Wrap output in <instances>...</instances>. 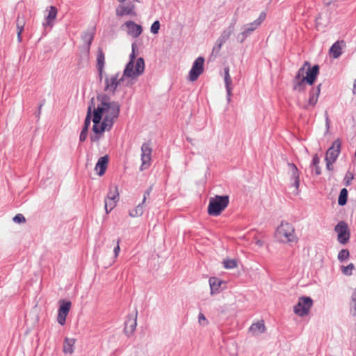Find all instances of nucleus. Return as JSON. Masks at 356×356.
I'll return each mask as SVG.
<instances>
[{"mask_svg":"<svg viewBox=\"0 0 356 356\" xmlns=\"http://www.w3.org/2000/svg\"><path fill=\"white\" fill-rule=\"evenodd\" d=\"M97 101L96 107L95 104L92 105L94 123L92 131L98 134L111 129L114 120L119 115L120 105L118 102L111 101L106 95L97 96Z\"/></svg>","mask_w":356,"mask_h":356,"instance_id":"1","label":"nucleus"},{"mask_svg":"<svg viewBox=\"0 0 356 356\" xmlns=\"http://www.w3.org/2000/svg\"><path fill=\"white\" fill-rule=\"evenodd\" d=\"M319 72V67L317 65L311 67L308 61H305L303 65L298 70L295 79L293 89L300 92L304 90L305 83L312 85Z\"/></svg>","mask_w":356,"mask_h":356,"instance_id":"2","label":"nucleus"},{"mask_svg":"<svg viewBox=\"0 0 356 356\" xmlns=\"http://www.w3.org/2000/svg\"><path fill=\"white\" fill-rule=\"evenodd\" d=\"M136 44H132V54L130 55V60L127 64L123 72V76L127 79H136L141 75L145 70V61L143 58H138L135 62V50Z\"/></svg>","mask_w":356,"mask_h":356,"instance_id":"3","label":"nucleus"},{"mask_svg":"<svg viewBox=\"0 0 356 356\" xmlns=\"http://www.w3.org/2000/svg\"><path fill=\"white\" fill-rule=\"evenodd\" d=\"M275 237L280 242L284 243H297L298 241L293 226L287 222H282L277 228Z\"/></svg>","mask_w":356,"mask_h":356,"instance_id":"4","label":"nucleus"},{"mask_svg":"<svg viewBox=\"0 0 356 356\" xmlns=\"http://www.w3.org/2000/svg\"><path fill=\"white\" fill-rule=\"evenodd\" d=\"M229 197L227 195H216L209 199L208 213L211 216H219L221 212L228 206Z\"/></svg>","mask_w":356,"mask_h":356,"instance_id":"5","label":"nucleus"},{"mask_svg":"<svg viewBox=\"0 0 356 356\" xmlns=\"http://www.w3.org/2000/svg\"><path fill=\"white\" fill-rule=\"evenodd\" d=\"M126 78L120 73L106 74L104 79V91L114 93L115 90L124 85Z\"/></svg>","mask_w":356,"mask_h":356,"instance_id":"6","label":"nucleus"},{"mask_svg":"<svg viewBox=\"0 0 356 356\" xmlns=\"http://www.w3.org/2000/svg\"><path fill=\"white\" fill-rule=\"evenodd\" d=\"M312 305L313 300L310 297H300L293 307V312L299 316H306L309 313Z\"/></svg>","mask_w":356,"mask_h":356,"instance_id":"7","label":"nucleus"},{"mask_svg":"<svg viewBox=\"0 0 356 356\" xmlns=\"http://www.w3.org/2000/svg\"><path fill=\"white\" fill-rule=\"evenodd\" d=\"M266 17V15L264 13H261L258 19H257L254 22L250 24H248L244 26V30L237 35V41L239 42H243L244 40L255 29H257L261 22L264 20Z\"/></svg>","mask_w":356,"mask_h":356,"instance_id":"8","label":"nucleus"},{"mask_svg":"<svg viewBox=\"0 0 356 356\" xmlns=\"http://www.w3.org/2000/svg\"><path fill=\"white\" fill-rule=\"evenodd\" d=\"M119 201V193L116 186L111 188L104 201V207L106 213L108 214L111 212Z\"/></svg>","mask_w":356,"mask_h":356,"instance_id":"9","label":"nucleus"},{"mask_svg":"<svg viewBox=\"0 0 356 356\" xmlns=\"http://www.w3.org/2000/svg\"><path fill=\"white\" fill-rule=\"evenodd\" d=\"M204 58L198 57L193 63L192 68L188 74V79L191 81H195L204 72Z\"/></svg>","mask_w":356,"mask_h":356,"instance_id":"10","label":"nucleus"},{"mask_svg":"<svg viewBox=\"0 0 356 356\" xmlns=\"http://www.w3.org/2000/svg\"><path fill=\"white\" fill-rule=\"evenodd\" d=\"M337 233V240L341 244H346L350 238V232L347 224L344 221H340L334 228Z\"/></svg>","mask_w":356,"mask_h":356,"instance_id":"11","label":"nucleus"},{"mask_svg":"<svg viewBox=\"0 0 356 356\" xmlns=\"http://www.w3.org/2000/svg\"><path fill=\"white\" fill-rule=\"evenodd\" d=\"M141 152L142 164L140 166V170H144L148 168L151 165L152 148L149 144L144 143L141 147Z\"/></svg>","mask_w":356,"mask_h":356,"instance_id":"12","label":"nucleus"},{"mask_svg":"<svg viewBox=\"0 0 356 356\" xmlns=\"http://www.w3.org/2000/svg\"><path fill=\"white\" fill-rule=\"evenodd\" d=\"M71 309V302L70 301H60V305L58 310L57 322L60 325H64L66 322V318Z\"/></svg>","mask_w":356,"mask_h":356,"instance_id":"13","label":"nucleus"},{"mask_svg":"<svg viewBox=\"0 0 356 356\" xmlns=\"http://www.w3.org/2000/svg\"><path fill=\"white\" fill-rule=\"evenodd\" d=\"M341 149V142L335 140L332 146L327 149L325 155V161H334L337 160Z\"/></svg>","mask_w":356,"mask_h":356,"instance_id":"14","label":"nucleus"},{"mask_svg":"<svg viewBox=\"0 0 356 356\" xmlns=\"http://www.w3.org/2000/svg\"><path fill=\"white\" fill-rule=\"evenodd\" d=\"M122 27H125L127 33L134 38H138L143 32V27L133 21L126 22Z\"/></svg>","mask_w":356,"mask_h":356,"instance_id":"15","label":"nucleus"},{"mask_svg":"<svg viewBox=\"0 0 356 356\" xmlns=\"http://www.w3.org/2000/svg\"><path fill=\"white\" fill-rule=\"evenodd\" d=\"M97 69L99 72V79H102L103 78L104 75V65L106 63V58H105V54L102 49V48L99 47L97 52Z\"/></svg>","mask_w":356,"mask_h":356,"instance_id":"16","label":"nucleus"},{"mask_svg":"<svg viewBox=\"0 0 356 356\" xmlns=\"http://www.w3.org/2000/svg\"><path fill=\"white\" fill-rule=\"evenodd\" d=\"M346 44L343 40H338L334 42L329 50L330 56L333 58H339L342 54V48L345 47Z\"/></svg>","mask_w":356,"mask_h":356,"instance_id":"17","label":"nucleus"},{"mask_svg":"<svg viewBox=\"0 0 356 356\" xmlns=\"http://www.w3.org/2000/svg\"><path fill=\"white\" fill-rule=\"evenodd\" d=\"M26 12L25 13L18 14L16 19V26L17 31V39L19 42L22 41V33L26 24Z\"/></svg>","mask_w":356,"mask_h":356,"instance_id":"18","label":"nucleus"},{"mask_svg":"<svg viewBox=\"0 0 356 356\" xmlns=\"http://www.w3.org/2000/svg\"><path fill=\"white\" fill-rule=\"evenodd\" d=\"M108 163V156L107 155L102 156L99 159L97 163H96L95 170L97 171V173L99 176H102L105 173Z\"/></svg>","mask_w":356,"mask_h":356,"instance_id":"19","label":"nucleus"},{"mask_svg":"<svg viewBox=\"0 0 356 356\" xmlns=\"http://www.w3.org/2000/svg\"><path fill=\"white\" fill-rule=\"evenodd\" d=\"M137 326V313L133 316H129L128 320L126 322L124 332L125 333L129 336L131 335L135 331Z\"/></svg>","mask_w":356,"mask_h":356,"instance_id":"20","label":"nucleus"},{"mask_svg":"<svg viewBox=\"0 0 356 356\" xmlns=\"http://www.w3.org/2000/svg\"><path fill=\"white\" fill-rule=\"evenodd\" d=\"M232 34V30L224 31L220 38L216 41V46L213 47V51L218 52L222 45L229 38Z\"/></svg>","mask_w":356,"mask_h":356,"instance_id":"21","label":"nucleus"},{"mask_svg":"<svg viewBox=\"0 0 356 356\" xmlns=\"http://www.w3.org/2000/svg\"><path fill=\"white\" fill-rule=\"evenodd\" d=\"M224 72H225L224 80H225V87H226V90H227V99H228V102H229L231 101V96H232V78L229 75V70L228 67H225L224 69Z\"/></svg>","mask_w":356,"mask_h":356,"instance_id":"22","label":"nucleus"},{"mask_svg":"<svg viewBox=\"0 0 356 356\" xmlns=\"http://www.w3.org/2000/svg\"><path fill=\"white\" fill-rule=\"evenodd\" d=\"M57 14L58 9L54 6H51L48 11V15L46 17V28L48 26L50 28L53 27Z\"/></svg>","mask_w":356,"mask_h":356,"instance_id":"23","label":"nucleus"},{"mask_svg":"<svg viewBox=\"0 0 356 356\" xmlns=\"http://www.w3.org/2000/svg\"><path fill=\"white\" fill-rule=\"evenodd\" d=\"M321 84H319L316 88H313L311 90L308 104L307 106H305V108H307L308 106H314L316 105L321 92Z\"/></svg>","mask_w":356,"mask_h":356,"instance_id":"24","label":"nucleus"},{"mask_svg":"<svg viewBox=\"0 0 356 356\" xmlns=\"http://www.w3.org/2000/svg\"><path fill=\"white\" fill-rule=\"evenodd\" d=\"M288 166L289 170L291 172V177L293 181V185L295 187L296 190H298L300 184L298 170L296 165L293 163H289Z\"/></svg>","mask_w":356,"mask_h":356,"instance_id":"25","label":"nucleus"},{"mask_svg":"<svg viewBox=\"0 0 356 356\" xmlns=\"http://www.w3.org/2000/svg\"><path fill=\"white\" fill-rule=\"evenodd\" d=\"M76 340L72 338H65L63 343V352L72 355L74 353Z\"/></svg>","mask_w":356,"mask_h":356,"instance_id":"26","label":"nucleus"},{"mask_svg":"<svg viewBox=\"0 0 356 356\" xmlns=\"http://www.w3.org/2000/svg\"><path fill=\"white\" fill-rule=\"evenodd\" d=\"M250 332L254 334H261L265 331V325L263 321H258L251 325L250 328Z\"/></svg>","mask_w":356,"mask_h":356,"instance_id":"27","label":"nucleus"},{"mask_svg":"<svg viewBox=\"0 0 356 356\" xmlns=\"http://www.w3.org/2000/svg\"><path fill=\"white\" fill-rule=\"evenodd\" d=\"M145 200H146V197L145 196L142 204H138L134 209H133L132 210H131L129 211V216L131 218H136V217L141 216L143 215V204H144V202H145Z\"/></svg>","mask_w":356,"mask_h":356,"instance_id":"28","label":"nucleus"},{"mask_svg":"<svg viewBox=\"0 0 356 356\" xmlns=\"http://www.w3.org/2000/svg\"><path fill=\"white\" fill-rule=\"evenodd\" d=\"M209 282L211 294L218 292L221 286L222 282L216 277H211Z\"/></svg>","mask_w":356,"mask_h":356,"instance_id":"29","label":"nucleus"},{"mask_svg":"<svg viewBox=\"0 0 356 356\" xmlns=\"http://www.w3.org/2000/svg\"><path fill=\"white\" fill-rule=\"evenodd\" d=\"M133 10V7L121 6L117 8L116 15L118 16H123L124 15L131 14Z\"/></svg>","mask_w":356,"mask_h":356,"instance_id":"30","label":"nucleus"},{"mask_svg":"<svg viewBox=\"0 0 356 356\" xmlns=\"http://www.w3.org/2000/svg\"><path fill=\"white\" fill-rule=\"evenodd\" d=\"M348 198V191L346 188H342L340 191V194L338 199V204L341 206H343L347 202Z\"/></svg>","mask_w":356,"mask_h":356,"instance_id":"31","label":"nucleus"},{"mask_svg":"<svg viewBox=\"0 0 356 356\" xmlns=\"http://www.w3.org/2000/svg\"><path fill=\"white\" fill-rule=\"evenodd\" d=\"M93 118V112L92 113V105H90L88 108V112L86 115V118L84 122V126L83 129H88L89 126L90 124V119Z\"/></svg>","mask_w":356,"mask_h":356,"instance_id":"32","label":"nucleus"},{"mask_svg":"<svg viewBox=\"0 0 356 356\" xmlns=\"http://www.w3.org/2000/svg\"><path fill=\"white\" fill-rule=\"evenodd\" d=\"M224 267L227 269H232L237 267V262L235 259H225L223 261Z\"/></svg>","mask_w":356,"mask_h":356,"instance_id":"33","label":"nucleus"},{"mask_svg":"<svg viewBox=\"0 0 356 356\" xmlns=\"http://www.w3.org/2000/svg\"><path fill=\"white\" fill-rule=\"evenodd\" d=\"M349 256H350L349 250L347 249H343L338 254V259L340 261H343L348 259Z\"/></svg>","mask_w":356,"mask_h":356,"instance_id":"34","label":"nucleus"},{"mask_svg":"<svg viewBox=\"0 0 356 356\" xmlns=\"http://www.w3.org/2000/svg\"><path fill=\"white\" fill-rule=\"evenodd\" d=\"M355 268L353 264H350L347 266H342L341 271L346 275H352V271Z\"/></svg>","mask_w":356,"mask_h":356,"instance_id":"35","label":"nucleus"},{"mask_svg":"<svg viewBox=\"0 0 356 356\" xmlns=\"http://www.w3.org/2000/svg\"><path fill=\"white\" fill-rule=\"evenodd\" d=\"M198 323L202 326H206L209 324L208 320L202 313H200L198 315Z\"/></svg>","mask_w":356,"mask_h":356,"instance_id":"36","label":"nucleus"},{"mask_svg":"<svg viewBox=\"0 0 356 356\" xmlns=\"http://www.w3.org/2000/svg\"><path fill=\"white\" fill-rule=\"evenodd\" d=\"M160 29V23L159 21H155L151 26V32L153 34H157Z\"/></svg>","mask_w":356,"mask_h":356,"instance_id":"37","label":"nucleus"},{"mask_svg":"<svg viewBox=\"0 0 356 356\" xmlns=\"http://www.w3.org/2000/svg\"><path fill=\"white\" fill-rule=\"evenodd\" d=\"M13 220L15 223H22V222H25V221H26L25 217L22 213L17 214L13 218Z\"/></svg>","mask_w":356,"mask_h":356,"instance_id":"38","label":"nucleus"},{"mask_svg":"<svg viewBox=\"0 0 356 356\" xmlns=\"http://www.w3.org/2000/svg\"><path fill=\"white\" fill-rule=\"evenodd\" d=\"M88 129H82L79 137L80 141L83 142L86 139L88 135Z\"/></svg>","mask_w":356,"mask_h":356,"instance_id":"39","label":"nucleus"},{"mask_svg":"<svg viewBox=\"0 0 356 356\" xmlns=\"http://www.w3.org/2000/svg\"><path fill=\"white\" fill-rule=\"evenodd\" d=\"M352 300L353 302V312H354V314H356V289L355 290V291L353 292V295H352Z\"/></svg>","mask_w":356,"mask_h":356,"instance_id":"40","label":"nucleus"},{"mask_svg":"<svg viewBox=\"0 0 356 356\" xmlns=\"http://www.w3.org/2000/svg\"><path fill=\"white\" fill-rule=\"evenodd\" d=\"M334 161H326V168L328 170L332 171L333 170V163Z\"/></svg>","mask_w":356,"mask_h":356,"instance_id":"41","label":"nucleus"},{"mask_svg":"<svg viewBox=\"0 0 356 356\" xmlns=\"http://www.w3.org/2000/svg\"><path fill=\"white\" fill-rule=\"evenodd\" d=\"M119 243H120V240H118L117 241V245L116 247L114 248V254H115V257H117L119 254V252H120V245H119Z\"/></svg>","mask_w":356,"mask_h":356,"instance_id":"42","label":"nucleus"},{"mask_svg":"<svg viewBox=\"0 0 356 356\" xmlns=\"http://www.w3.org/2000/svg\"><path fill=\"white\" fill-rule=\"evenodd\" d=\"M320 162V159L318 157L317 155H315L314 157H313V160H312V163L314 165H318V163Z\"/></svg>","mask_w":356,"mask_h":356,"instance_id":"43","label":"nucleus"},{"mask_svg":"<svg viewBox=\"0 0 356 356\" xmlns=\"http://www.w3.org/2000/svg\"><path fill=\"white\" fill-rule=\"evenodd\" d=\"M353 92L354 95H356V79H355V81L353 82Z\"/></svg>","mask_w":356,"mask_h":356,"instance_id":"44","label":"nucleus"},{"mask_svg":"<svg viewBox=\"0 0 356 356\" xmlns=\"http://www.w3.org/2000/svg\"><path fill=\"white\" fill-rule=\"evenodd\" d=\"M336 1L337 0H324V2L325 4L330 5V3H332V2H334Z\"/></svg>","mask_w":356,"mask_h":356,"instance_id":"45","label":"nucleus"},{"mask_svg":"<svg viewBox=\"0 0 356 356\" xmlns=\"http://www.w3.org/2000/svg\"><path fill=\"white\" fill-rule=\"evenodd\" d=\"M316 166V175H320L321 174V170H320V168L318 165H315Z\"/></svg>","mask_w":356,"mask_h":356,"instance_id":"46","label":"nucleus"},{"mask_svg":"<svg viewBox=\"0 0 356 356\" xmlns=\"http://www.w3.org/2000/svg\"><path fill=\"white\" fill-rule=\"evenodd\" d=\"M256 245H258L259 247H261L263 245V242L260 240H257L256 241Z\"/></svg>","mask_w":356,"mask_h":356,"instance_id":"47","label":"nucleus"},{"mask_svg":"<svg viewBox=\"0 0 356 356\" xmlns=\"http://www.w3.org/2000/svg\"><path fill=\"white\" fill-rule=\"evenodd\" d=\"M42 104H40L39 105V107H38V109H39V111H38V115L41 113V108H42Z\"/></svg>","mask_w":356,"mask_h":356,"instance_id":"48","label":"nucleus"},{"mask_svg":"<svg viewBox=\"0 0 356 356\" xmlns=\"http://www.w3.org/2000/svg\"><path fill=\"white\" fill-rule=\"evenodd\" d=\"M92 35H90V38H89V44H88V46H90V44H91V42H92Z\"/></svg>","mask_w":356,"mask_h":356,"instance_id":"49","label":"nucleus"},{"mask_svg":"<svg viewBox=\"0 0 356 356\" xmlns=\"http://www.w3.org/2000/svg\"><path fill=\"white\" fill-rule=\"evenodd\" d=\"M98 139H99V138L91 137V140H92V141L97 140Z\"/></svg>","mask_w":356,"mask_h":356,"instance_id":"50","label":"nucleus"},{"mask_svg":"<svg viewBox=\"0 0 356 356\" xmlns=\"http://www.w3.org/2000/svg\"><path fill=\"white\" fill-rule=\"evenodd\" d=\"M120 3H124L126 0H118Z\"/></svg>","mask_w":356,"mask_h":356,"instance_id":"51","label":"nucleus"}]
</instances>
